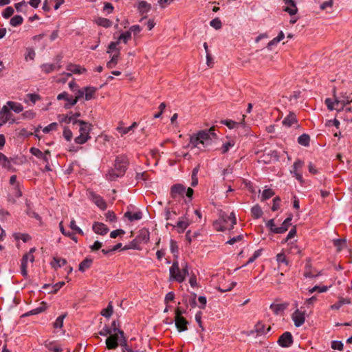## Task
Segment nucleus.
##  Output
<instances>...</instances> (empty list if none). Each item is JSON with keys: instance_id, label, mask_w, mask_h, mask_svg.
<instances>
[{"instance_id": "1", "label": "nucleus", "mask_w": 352, "mask_h": 352, "mask_svg": "<svg viewBox=\"0 0 352 352\" xmlns=\"http://www.w3.org/2000/svg\"><path fill=\"white\" fill-rule=\"evenodd\" d=\"M214 131V127L212 126L208 130L199 131L197 133L193 134L190 138L188 147L191 148H197L204 150L212 145V139H217V136Z\"/></svg>"}, {"instance_id": "2", "label": "nucleus", "mask_w": 352, "mask_h": 352, "mask_svg": "<svg viewBox=\"0 0 352 352\" xmlns=\"http://www.w3.org/2000/svg\"><path fill=\"white\" fill-rule=\"evenodd\" d=\"M78 124L80 125V135L74 139V142L78 144H83L91 138L89 133L91 130L92 124L84 120L79 121Z\"/></svg>"}, {"instance_id": "3", "label": "nucleus", "mask_w": 352, "mask_h": 352, "mask_svg": "<svg viewBox=\"0 0 352 352\" xmlns=\"http://www.w3.org/2000/svg\"><path fill=\"white\" fill-rule=\"evenodd\" d=\"M24 161L22 157H7L3 153H0V166L12 172L16 171L15 165H21Z\"/></svg>"}, {"instance_id": "4", "label": "nucleus", "mask_w": 352, "mask_h": 352, "mask_svg": "<svg viewBox=\"0 0 352 352\" xmlns=\"http://www.w3.org/2000/svg\"><path fill=\"white\" fill-rule=\"evenodd\" d=\"M9 193L8 195V201L11 203H15V199L22 196V192L19 182L16 180V177H10L9 182Z\"/></svg>"}, {"instance_id": "5", "label": "nucleus", "mask_w": 352, "mask_h": 352, "mask_svg": "<svg viewBox=\"0 0 352 352\" xmlns=\"http://www.w3.org/2000/svg\"><path fill=\"white\" fill-rule=\"evenodd\" d=\"M129 164L128 157L124 155H118L115 160L114 168L116 173L110 175V176H120L126 173Z\"/></svg>"}, {"instance_id": "6", "label": "nucleus", "mask_w": 352, "mask_h": 352, "mask_svg": "<svg viewBox=\"0 0 352 352\" xmlns=\"http://www.w3.org/2000/svg\"><path fill=\"white\" fill-rule=\"evenodd\" d=\"M221 220L223 221V224L220 225L219 227L217 225L218 222L214 223V226L216 229L219 231H225L226 230H232L234 228V226L236 223V219L235 217V214L232 212L230 214H227L223 213L221 215Z\"/></svg>"}, {"instance_id": "7", "label": "nucleus", "mask_w": 352, "mask_h": 352, "mask_svg": "<svg viewBox=\"0 0 352 352\" xmlns=\"http://www.w3.org/2000/svg\"><path fill=\"white\" fill-rule=\"evenodd\" d=\"M170 278L178 283L184 281V278L182 276L181 270L177 261H174L172 266L170 267Z\"/></svg>"}, {"instance_id": "8", "label": "nucleus", "mask_w": 352, "mask_h": 352, "mask_svg": "<svg viewBox=\"0 0 352 352\" xmlns=\"http://www.w3.org/2000/svg\"><path fill=\"white\" fill-rule=\"evenodd\" d=\"M81 116L80 112H76L73 113L70 112L69 114L65 115H59L58 120L60 123H72L73 124H78L79 121L81 120H78L77 118Z\"/></svg>"}, {"instance_id": "9", "label": "nucleus", "mask_w": 352, "mask_h": 352, "mask_svg": "<svg viewBox=\"0 0 352 352\" xmlns=\"http://www.w3.org/2000/svg\"><path fill=\"white\" fill-rule=\"evenodd\" d=\"M174 322L175 327L179 332H183L188 330V321L184 317L180 316V314L177 312L175 316Z\"/></svg>"}, {"instance_id": "10", "label": "nucleus", "mask_w": 352, "mask_h": 352, "mask_svg": "<svg viewBox=\"0 0 352 352\" xmlns=\"http://www.w3.org/2000/svg\"><path fill=\"white\" fill-rule=\"evenodd\" d=\"M277 342L282 347H289L293 343V336L290 332L285 331L279 337Z\"/></svg>"}, {"instance_id": "11", "label": "nucleus", "mask_w": 352, "mask_h": 352, "mask_svg": "<svg viewBox=\"0 0 352 352\" xmlns=\"http://www.w3.org/2000/svg\"><path fill=\"white\" fill-rule=\"evenodd\" d=\"M186 191V187L182 184H176L171 186L170 195L171 198L175 199L178 195L184 197Z\"/></svg>"}, {"instance_id": "12", "label": "nucleus", "mask_w": 352, "mask_h": 352, "mask_svg": "<svg viewBox=\"0 0 352 352\" xmlns=\"http://www.w3.org/2000/svg\"><path fill=\"white\" fill-rule=\"evenodd\" d=\"M89 197L98 208H100L102 210H105L107 209V203L101 196L96 194L93 191H89Z\"/></svg>"}, {"instance_id": "13", "label": "nucleus", "mask_w": 352, "mask_h": 352, "mask_svg": "<svg viewBox=\"0 0 352 352\" xmlns=\"http://www.w3.org/2000/svg\"><path fill=\"white\" fill-rule=\"evenodd\" d=\"M292 318L296 327H299L302 325L305 320V313L300 311L299 309H296L292 314Z\"/></svg>"}, {"instance_id": "14", "label": "nucleus", "mask_w": 352, "mask_h": 352, "mask_svg": "<svg viewBox=\"0 0 352 352\" xmlns=\"http://www.w3.org/2000/svg\"><path fill=\"white\" fill-rule=\"evenodd\" d=\"M352 99V93L348 96H342L340 98H336V104L337 106L340 105V108H338L339 111L344 110V109L349 106Z\"/></svg>"}, {"instance_id": "15", "label": "nucleus", "mask_w": 352, "mask_h": 352, "mask_svg": "<svg viewBox=\"0 0 352 352\" xmlns=\"http://www.w3.org/2000/svg\"><path fill=\"white\" fill-rule=\"evenodd\" d=\"M107 348L115 349L119 345V336L117 333L111 334L106 340Z\"/></svg>"}, {"instance_id": "16", "label": "nucleus", "mask_w": 352, "mask_h": 352, "mask_svg": "<svg viewBox=\"0 0 352 352\" xmlns=\"http://www.w3.org/2000/svg\"><path fill=\"white\" fill-rule=\"evenodd\" d=\"M135 238L140 244L147 243L150 239V232L146 228L141 229Z\"/></svg>"}, {"instance_id": "17", "label": "nucleus", "mask_w": 352, "mask_h": 352, "mask_svg": "<svg viewBox=\"0 0 352 352\" xmlns=\"http://www.w3.org/2000/svg\"><path fill=\"white\" fill-rule=\"evenodd\" d=\"M92 229L98 234L104 235L109 232L108 227L103 223L95 222L93 224Z\"/></svg>"}, {"instance_id": "18", "label": "nucleus", "mask_w": 352, "mask_h": 352, "mask_svg": "<svg viewBox=\"0 0 352 352\" xmlns=\"http://www.w3.org/2000/svg\"><path fill=\"white\" fill-rule=\"evenodd\" d=\"M292 217V214H289V217L285 219L282 225L280 227H278L277 228L275 229V233L283 234L285 232L288 230L289 226L291 225Z\"/></svg>"}, {"instance_id": "19", "label": "nucleus", "mask_w": 352, "mask_h": 352, "mask_svg": "<svg viewBox=\"0 0 352 352\" xmlns=\"http://www.w3.org/2000/svg\"><path fill=\"white\" fill-rule=\"evenodd\" d=\"M287 6L284 8V11L289 13L291 16L294 15L298 12L296 3L294 0H283Z\"/></svg>"}, {"instance_id": "20", "label": "nucleus", "mask_w": 352, "mask_h": 352, "mask_svg": "<svg viewBox=\"0 0 352 352\" xmlns=\"http://www.w3.org/2000/svg\"><path fill=\"white\" fill-rule=\"evenodd\" d=\"M221 122V124L227 126L230 129L241 128L242 129L246 131L245 126H244L243 122H237L231 120H222Z\"/></svg>"}, {"instance_id": "21", "label": "nucleus", "mask_w": 352, "mask_h": 352, "mask_svg": "<svg viewBox=\"0 0 352 352\" xmlns=\"http://www.w3.org/2000/svg\"><path fill=\"white\" fill-rule=\"evenodd\" d=\"M298 120L294 112H289V113L283 120V124L285 126L290 127L294 124H296Z\"/></svg>"}, {"instance_id": "22", "label": "nucleus", "mask_w": 352, "mask_h": 352, "mask_svg": "<svg viewBox=\"0 0 352 352\" xmlns=\"http://www.w3.org/2000/svg\"><path fill=\"white\" fill-rule=\"evenodd\" d=\"M67 70L76 74H80L87 72L85 68H82L79 65L72 63H70L67 66Z\"/></svg>"}, {"instance_id": "23", "label": "nucleus", "mask_w": 352, "mask_h": 352, "mask_svg": "<svg viewBox=\"0 0 352 352\" xmlns=\"http://www.w3.org/2000/svg\"><path fill=\"white\" fill-rule=\"evenodd\" d=\"M60 67H61L60 65L56 66L54 64H49V63L43 64L41 66L42 71L45 74H47L52 73V72H54L55 70H59L60 69Z\"/></svg>"}, {"instance_id": "24", "label": "nucleus", "mask_w": 352, "mask_h": 352, "mask_svg": "<svg viewBox=\"0 0 352 352\" xmlns=\"http://www.w3.org/2000/svg\"><path fill=\"white\" fill-rule=\"evenodd\" d=\"M288 303H282V304H275L272 303L271 304L270 308L272 310V311L276 314L278 315L280 312L283 311L285 309H286L288 307Z\"/></svg>"}, {"instance_id": "25", "label": "nucleus", "mask_w": 352, "mask_h": 352, "mask_svg": "<svg viewBox=\"0 0 352 352\" xmlns=\"http://www.w3.org/2000/svg\"><path fill=\"white\" fill-rule=\"evenodd\" d=\"M124 217L127 218L130 221H134L140 220L142 218V212L141 211H138L134 213H132L130 211H127L124 214Z\"/></svg>"}, {"instance_id": "26", "label": "nucleus", "mask_w": 352, "mask_h": 352, "mask_svg": "<svg viewBox=\"0 0 352 352\" xmlns=\"http://www.w3.org/2000/svg\"><path fill=\"white\" fill-rule=\"evenodd\" d=\"M45 346L52 352H62L63 349L56 342L53 341H46L45 342Z\"/></svg>"}, {"instance_id": "27", "label": "nucleus", "mask_w": 352, "mask_h": 352, "mask_svg": "<svg viewBox=\"0 0 352 352\" xmlns=\"http://www.w3.org/2000/svg\"><path fill=\"white\" fill-rule=\"evenodd\" d=\"M84 91L85 100H90L94 98L97 89L94 87H85Z\"/></svg>"}, {"instance_id": "28", "label": "nucleus", "mask_w": 352, "mask_h": 352, "mask_svg": "<svg viewBox=\"0 0 352 352\" xmlns=\"http://www.w3.org/2000/svg\"><path fill=\"white\" fill-rule=\"evenodd\" d=\"M67 264V261L65 258L54 257L52 261L51 262V265L53 268L57 270L62 266H64Z\"/></svg>"}, {"instance_id": "29", "label": "nucleus", "mask_w": 352, "mask_h": 352, "mask_svg": "<svg viewBox=\"0 0 352 352\" xmlns=\"http://www.w3.org/2000/svg\"><path fill=\"white\" fill-rule=\"evenodd\" d=\"M303 165L302 161L300 160H296L293 165V170H291V173H294L295 176H301L302 173L300 170L302 168Z\"/></svg>"}, {"instance_id": "30", "label": "nucleus", "mask_w": 352, "mask_h": 352, "mask_svg": "<svg viewBox=\"0 0 352 352\" xmlns=\"http://www.w3.org/2000/svg\"><path fill=\"white\" fill-rule=\"evenodd\" d=\"M28 256L23 255L21 260V273L22 276L25 278L28 276Z\"/></svg>"}, {"instance_id": "31", "label": "nucleus", "mask_w": 352, "mask_h": 352, "mask_svg": "<svg viewBox=\"0 0 352 352\" xmlns=\"http://www.w3.org/2000/svg\"><path fill=\"white\" fill-rule=\"evenodd\" d=\"M93 260L89 258H86L82 262L80 263L78 270L79 271L84 272L86 270L91 267Z\"/></svg>"}, {"instance_id": "32", "label": "nucleus", "mask_w": 352, "mask_h": 352, "mask_svg": "<svg viewBox=\"0 0 352 352\" xmlns=\"http://www.w3.org/2000/svg\"><path fill=\"white\" fill-rule=\"evenodd\" d=\"M95 21L98 25L102 26L103 28H110L112 25L111 21H110L108 19L103 18V17H98L95 20Z\"/></svg>"}, {"instance_id": "33", "label": "nucleus", "mask_w": 352, "mask_h": 352, "mask_svg": "<svg viewBox=\"0 0 352 352\" xmlns=\"http://www.w3.org/2000/svg\"><path fill=\"white\" fill-rule=\"evenodd\" d=\"M140 245L141 244L139 243V241L137 240V239L135 238L129 244L126 245L122 248V250H130V249L140 250H141Z\"/></svg>"}, {"instance_id": "34", "label": "nucleus", "mask_w": 352, "mask_h": 352, "mask_svg": "<svg viewBox=\"0 0 352 352\" xmlns=\"http://www.w3.org/2000/svg\"><path fill=\"white\" fill-rule=\"evenodd\" d=\"M120 54V50H118V52L111 57L109 61L107 62V67L108 69H112L116 66L118 63Z\"/></svg>"}, {"instance_id": "35", "label": "nucleus", "mask_w": 352, "mask_h": 352, "mask_svg": "<svg viewBox=\"0 0 352 352\" xmlns=\"http://www.w3.org/2000/svg\"><path fill=\"white\" fill-rule=\"evenodd\" d=\"M151 8V5L145 1H142L138 3V10L142 14L148 12Z\"/></svg>"}, {"instance_id": "36", "label": "nucleus", "mask_w": 352, "mask_h": 352, "mask_svg": "<svg viewBox=\"0 0 352 352\" xmlns=\"http://www.w3.org/2000/svg\"><path fill=\"white\" fill-rule=\"evenodd\" d=\"M8 106L10 107V109L14 111L16 113H20L23 111V107L21 104L16 103L12 101H8L7 102Z\"/></svg>"}, {"instance_id": "37", "label": "nucleus", "mask_w": 352, "mask_h": 352, "mask_svg": "<svg viewBox=\"0 0 352 352\" xmlns=\"http://www.w3.org/2000/svg\"><path fill=\"white\" fill-rule=\"evenodd\" d=\"M251 214L254 219L260 218L263 214L261 208L258 204L254 206L251 209Z\"/></svg>"}, {"instance_id": "38", "label": "nucleus", "mask_w": 352, "mask_h": 352, "mask_svg": "<svg viewBox=\"0 0 352 352\" xmlns=\"http://www.w3.org/2000/svg\"><path fill=\"white\" fill-rule=\"evenodd\" d=\"M310 138L308 134L304 133L298 138V143L300 145L307 146L309 144Z\"/></svg>"}, {"instance_id": "39", "label": "nucleus", "mask_w": 352, "mask_h": 352, "mask_svg": "<svg viewBox=\"0 0 352 352\" xmlns=\"http://www.w3.org/2000/svg\"><path fill=\"white\" fill-rule=\"evenodd\" d=\"M271 330V327H269L267 330L265 331V324L261 322H258L256 325H255V331L259 333V334H263V333H267L268 331H270Z\"/></svg>"}, {"instance_id": "40", "label": "nucleus", "mask_w": 352, "mask_h": 352, "mask_svg": "<svg viewBox=\"0 0 352 352\" xmlns=\"http://www.w3.org/2000/svg\"><path fill=\"white\" fill-rule=\"evenodd\" d=\"M23 19L21 15L14 16L10 21V23L13 27H16L23 23Z\"/></svg>"}, {"instance_id": "41", "label": "nucleus", "mask_w": 352, "mask_h": 352, "mask_svg": "<svg viewBox=\"0 0 352 352\" xmlns=\"http://www.w3.org/2000/svg\"><path fill=\"white\" fill-rule=\"evenodd\" d=\"M59 228H60V232H62V234L66 236H68L69 237L70 239H72L73 241L77 242V237L72 232H66L65 231V228L63 227V221H60V223H59Z\"/></svg>"}, {"instance_id": "42", "label": "nucleus", "mask_w": 352, "mask_h": 352, "mask_svg": "<svg viewBox=\"0 0 352 352\" xmlns=\"http://www.w3.org/2000/svg\"><path fill=\"white\" fill-rule=\"evenodd\" d=\"M274 194H275V192L272 189H271V188L265 189L263 190V192L262 193L261 199L262 201H265V200L271 198L272 197H273Z\"/></svg>"}, {"instance_id": "43", "label": "nucleus", "mask_w": 352, "mask_h": 352, "mask_svg": "<svg viewBox=\"0 0 352 352\" xmlns=\"http://www.w3.org/2000/svg\"><path fill=\"white\" fill-rule=\"evenodd\" d=\"M66 316H67V314H63L60 315V316H58L56 318V321L53 324L54 328H55V329L61 328L63 325V320Z\"/></svg>"}, {"instance_id": "44", "label": "nucleus", "mask_w": 352, "mask_h": 352, "mask_svg": "<svg viewBox=\"0 0 352 352\" xmlns=\"http://www.w3.org/2000/svg\"><path fill=\"white\" fill-rule=\"evenodd\" d=\"M346 240L345 239H336L333 241V245L337 248L338 252H340L344 247L346 246Z\"/></svg>"}, {"instance_id": "45", "label": "nucleus", "mask_w": 352, "mask_h": 352, "mask_svg": "<svg viewBox=\"0 0 352 352\" xmlns=\"http://www.w3.org/2000/svg\"><path fill=\"white\" fill-rule=\"evenodd\" d=\"M262 250V249L256 250L254 252L253 255L249 258L247 263L243 265V267L253 263L257 258H258L261 255Z\"/></svg>"}, {"instance_id": "46", "label": "nucleus", "mask_w": 352, "mask_h": 352, "mask_svg": "<svg viewBox=\"0 0 352 352\" xmlns=\"http://www.w3.org/2000/svg\"><path fill=\"white\" fill-rule=\"evenodd\" d=\"M113 311L111 302H109L107 307L102 310L101 314L105 318H109L112 315Z\"/></svg>"}, {"instance_id": "47", "label": "nucleus", "mask_w": 352, "mask_h": 352, "mask_svg": "<svg viewBox=\"0 0 352 352\" xmlns=\"http://www.w3.org/2000/svg\"><path fill=\"white\" fill-rule=\"evenodd\" d=\"M131 32L126 31L120 35L118 41H119V43L120 42V41H122L124 43H127L128 41L131 39Z\"/></svg>"}, {"instance_id": "48", "label": "nucleus", "mask_w": 352, "mask_h": 352, "mask_svg": "<svg viewBox=\"0 0 352 352\" xmlns=\"http://www.w3.org/2000/svg\"><path fill=\"white\" fill-rule=\"evenodd\" d=\"M189 223H188V221H183V220H179L177 223V228H178V232L179 233H182L184 232V230L187 228V227L188 226Z\"/></svg>"}, {"instance_id": "49", "label": "nucleus", "mask_w": 352, "mask_h": 352, "mask_svg": "<svg viewBox=\"0 0 352 352\" xmlns=\"http://www.w3.org/2000/svg\"><path fill=\"white\" fill-rule=\"evenodd\" d=\"M42 305H43V306H41L39 307L31 310L30 311L25 314V316L36 315L44 311L45 310V303L43 302Z\"/></svg>"}, {"instance_id": "50", "label": "nucleus", "mask_w": 352, "mask_h": 352, "mask_svg": "<svg viewBox=\"0 0 352 352\" xmlns=\"http://www.w3.org/2000/svg\"><path fill=\"white\" fill-rule=\"evenodd\" d=\"M234 142L233 140H229V141L223 143V144L222 145V147H221L222 153H223V154L226 153L231 147L234 146Z\"/></svg>"}, {"instance_id": "51", "label": "nucleus", "mask_w": 352, "mask_h": 352, "mask_svg": "<svg viewBox=\"0 0 352 352\" xmlns=\"http://www.w3.org/2000/svg\"><path fill=\"white\" fill-rule=\"evenodd\" d=\"M276 261L279 265L285 264V265H287L289 263L284 253L278 254L276 255Z\"/></svg>"}, {"instance_id": "52", "label": "nucleus", "mask_w": 352, "mask_h": 352, "mask_svg": "<svg viewBox=\"0 0 352 352\" xmlns=\"http://www.w3.org/2000/svg\"><path fill=\"white\" fill-rule=\"evenodd\" d=\"M69 227L70 228L75 231L76 233H78V234H80V235H84V232L83 231L76 226V221L74 219H72L71 221H70V224H69Z\"/></svg>"}, {"instance_id": "53", "label": "nucleus", "mask_w": 352, "mask_h": 352, "mask_svg": "<svg viewBox=\"0 0 352 352\" xmlns=\"http://www.w3.org/2000/svg\"><path fill=\"white\" fill-rule=\"evenodd\" d=\"M210 25L215 30H219L221 28L222 23L221 20L218 17H217L210 22Z\"/></svg>"}, {"instance_id": "54", "label": "nucleus", "mask_w": 352, "mask_h": 352, "mask_svg": "<svg viewBox=\"0 0 352 352\" xmlns=\"http://www.w3.org/2000/svg\"><path fill=\"white\" fill-rule=\"evenodd\" d=\"M15 239H21L23 242H27L30 240L31 237L28 234L16 233L14 234Z\"/></svg>"}, {"instance_id": "55", "label": "nucleus", "mask_w": 352, "mask_h": 352, "mask_svg": "<svg viewBox=\"0 0 352 352\" xmlns=\"http://www.w3.org/2000/svg\"><path fill=\"white\" fill-rule=\"evenodd\" d=\"M58 128V124L56 122H52L47 125V126L44 127L43 129V131L45 133H48L49 132L52 131H56Z\"/></svg>"}, {"instance_id": "56", "label": "nucleus", "mask_w": 352, "mask_h": 352, "mask_svg": "<svg viewBox=\"0 0 352 352\" xmlns=\"http://www.w3.org/2000/svg\"><path fill=\"white\" fill-rule=\"evenodd\" d=\"M14 9L12 7H7L2 13V16L5 19L10 18L14 14Z\"/></svg>"}, {"instance_id": "57", "label": "nucleus", "mask_w": 352, "mask_h": 352, "mask_svg": "<svg viewBox=\"0 0 352 352\" xmlns=\"http://www.w3.org/2000/svg\"><path fill=\"white\" fill-rule=\"evenodd\" d=\"M331 346L333 349H335V350L336 349L339 350V351L343 350V344L341 341H338V340L332 341Z\"/></svg>"}, {"instance_id": "58", "label": "nucleus", "mask_w": 352, "mask_h": 352, "mask_svg": "<svg viewBox=\"0 0 352 352\" xmlns=\"http://www.w3.org/2000/svg\"><path fill=\"white\" fill-rule=\"evenodd\" d=\"M65 285V282L61 281L56 283L52 287V290L49 292L50 294H56L57 292L63 286Z\"/></svg>"}, {"instance_id": "59", "label": "nucleus", "mask_w": 352, "mask_h": 352, "mask_svg": "<svg viewBox=\"0 0 352 352\" xmlns=\"http://www.w3.org/2000/svg\"><path fill=\"white\" fill-rule=\"evenodd\" d=\"M280 198L279 197H276L273 199V205L272 206V211H276L279 209L280 205Z\"/></svg>"}, {"instance_id": "60", "label": "nucleus", "mask_w": 352, "mask_h": 352, "mask_svg": "<svg viewBox=\"0 0 352 352\" xmlns=\"http://www.w3.org/2000/svg\"><path fill=\"white\" fill-rule=\"evenodd\" d=\"M185 193H186V196L187 197V199H188V200H186L185 202L190 203L192 199L194 190L192 188L189 187L187 189L186 188Z\"/></svg>"}, {"instance_id": "61", "label": "nucleus", "mask_w": 352, "mask_h": 352, "mask_svg": "<svg viewBox=\"0 0 352 352\" xmlns=\"http://www.w3.org/2000/svg\"><path fill=\"white\" fill-rule=\"evenodd\" d=\"M63 135L67 141H70L73 136L72 131L68 127L64 128Z\"/></svg>"}, {"instance_id": "62", "label": "nucleus", "mask_w": 352, "mask_h": 352, "mask_svg": "<svg viewBox=\"0 0 352 352\" xmlns=\"http://www.w3.org/2000/svg\"><path fill=\"white\" fill-rule=\"evenodd\" d=\"M67 103L65 104L64 107L65 109H69L72 106L75 105L77 103V100L75 98H73L72 96L69 97V100H67Z\"/></svg>"}, {"instance_id": "63", "label": "nucleus", "mask_w": 352, "mask_h": 352, "mask_svg": "<svg viewBox=\"0 0 352 352\" xmlns=\"http://www.w3.org/2000/svg\"><path fill=\"white\" fill-rule=\"evenodd\" d=\"M98 334H100V336H107V335H111V329L108 326V325H104V327L102 328V329H101Z\"/></svg>"}, {"instance_id": "64", "label": "nucleus", "mask_w": 352, "mask_h": 352, "mask_svg": "<svg viewBox=\"0 0 352 352\" xmlns=\"http://www.w3.org/2000/svg\"><path fill=\"white\" fill-rule=\"evenodd\" d=\"M124 347L122 348V352H146L145 350H143V351H139V350L133 351V349H131L128 346V344L126 343V339H124Z\"/></svg>"}]
</instances>
